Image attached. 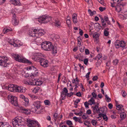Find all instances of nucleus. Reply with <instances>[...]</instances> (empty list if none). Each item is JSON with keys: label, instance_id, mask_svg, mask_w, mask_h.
Instances as JSON below:
<instances>
[{"label": "nucleus", "instance_id": "423d86ee", "mask_svg": "<svg viewBox=\"0 0 127 127\" xmlns=\"http://www.w3.org/2000/svg\"><path fill=\"white\" fill-rule=\"evenodd\" d=\"M27 126L30 127H39L38 122L34 120L28 119L27 121Z\"/></svg>", "mask_w": 127, "mask_h": 127}, {"label": "nucleus", "instance_id": "a211bd4d", "mask_svg": "<svg viewBox=\"0 0 127 127\" xmlns=\"http://www.w3.org/2000/svg\"><path fill=\"white\" fill-rule=\"evenodd\" d=\"M16 87H17L16 89V91L15 92H23L24 91L23 89V87L21 86H18L16 85Z\"/></svg>", "mask_w": 127, "mask_h": 127}, {"label": "nucleus", "instance_id": "2f4dec72", "mask_svg": "<svg viewBox=\"0 0 127 127\" xmlns=\"http://www.w3.org/2000/svg\"><path fill=\"white\" fill-rule=\"evenodd\" d=\"M88 11L91 16H93L96 13V12L95 11H93L92 12L91 10L90 9H88Z\"/></svg>", "mask_w": 127, "mask_h": 127}, {"label": "nucleus", "instance_id": "ddd939ff", "mask_svg": "<svg viewBox=\"0 0 127 127\" xmlns=\"http://www.w3.org/2000/svg\"><path fill=\"white\" fill-rule=\"evenodd\" d=\"M37 32H36V37H39L43 35L45 33V32L42 29H37Z\"/></svg>", "mask_w": 127, "mask_h": 127}, {"label": "nucleus", "instance_id": "2eb2a0df", "mask_svg": "<svg viewBox=\"0 0 127 127\" xmlns=\"http://www.w3.org/2000/svg\"><path fill=\"white\" fill-rule=\"evenodd\" d=\"M68 90L66 87L64 88L62 92L61 93V95L62 97V99L64 100L65 98V95H64L65 94V93H68Z\"/></svg>", "mask_w": 127, "mask_h": 127}, {"label": "nucleus", "instance_id": "bb28decb", "mask_svg": "<svg viewBox=\"0 0 127 127\" xmlns=\"http://www.w3.org/2000/svg\"><path fill=\"white\" fill-rule=\"evenodd\" d=\"M99 37V35L97 32H95L93 35V37L96 41L98 40V39Z\"/></svg>", "mask_w": 127, "mask_h": 127}, {"label": "nucleus", "instance_id": "412c9836", "mask_svg": "<svg viewBox=\"0 0 127 127\" xmlns=\"http://www.w3.org/2000/svg\"><path fill=\"white\" fill-rule=\"evenodd\" d=\"M100 19L101 20V22L102 23V29H103L105 28V27H107V26H106V23H105V22L104 18H103L101 16L100 17Z\"/></svg>", "mask_w": 127, "mask_h": 127}, {"label": "nucleus", "instance_id": "aec40b11", "mask_svg": "<svg viewBox=\"0 0 127 127\" xmlns=\"http://www.w3.org/2000/svg\"><path fill=\"white\" fill-rule=\"evenodd\" d=\"M107 108L105 106H103L102 107H100L99 108V111L100 112L102 113H105L107 110Z\"/></svg>", "mask_w": 127, "mask_h": 127}, {"label": "nucleus", "instance_id": "c9c22d12", "mask_svg": "<svg viewBox=\"0 0 127 127\" xmlns=\"http://www.w3.org/2000/svg\"><path fill=\"white\" fill-rule=\"evenodd\" d=\"M105 96V99L107 102H109L111 101V99L107 95H106Z\"/></svg>", "mask_w": 127, "mask_h": 127}, {"label": "nucleus", "instance_id": "e433bc0d", "mask_svg": "<svg viewBox=\"0 0 127 127\" xmlns=\"http://www.w3.org/2000/svg\"><path fill=\"white\" fill-rule=\"evenodd\" d=\"M118 60L116 59L113 60V63L114 65H116L118 64Z\"/></svg>", "mask_w": 127, "mask_h": 127}, {"label": "nucleus", "instance_id": "bf43d9fd", "mask_svg": "<svg viewBox=\"0 0 127 127\" xmlns=\"http://www.w3.org/2000/svg\"><path fill=\"white\" fill-rule=\"evenodd\" d=\"M34 68V67L33 66H29L27 67V69L28 70H32V68Z\"/></svg>", "mask_w": 127, "mask_h": 127}, {"label": "nucleus", "instance_id": "c85d7f7f", "mask_svg": "<svg viewBox=\"0 0 127 127\" xmlns=\"http://www.w3.org/2000/svg\"><path fill=\"white\" fill-rule=\"evenodd\" d=\"M119 40H116L114 43V45L115 47L116 48H120V43L118 42Z\"/></svg>", "mask_w": 127, "mask_h": 127}, {"label": "nucleus", "instance_id": "de8ad7c7", "mask_svg": "<svg viewBox=\"0 0 127 127\" xmlns=\"http://www.w3.org/2000/svg\"><path fill=\"white\" fill-rule=\"evenodd\" d=\"M91 123L93 125L95 126L97 122L95 120H92V121Z\"/></svg>", "mask_w": 127, "mask_h": 127}, {"label": "nucleus", "instance_id": "a18cd8bd", "mask_svg": "<svg viewBox=\"0 0 127 127\" xmlns=\"http://www.w3.org/2000/svg\"><path fill=\"white\" fill-rule=\"evenodd\" d=\"M29 96H30L32 99H37V97L35 96V95L31 94L29 95Z\"/></svg>", "mask_w": 127, "mask_h": 127}, {"label": "nucleus", "instance_id": "4c0bfd02", "mask_svg": "<svg viewBox=\"0 0 127 127\" xmlns=\"http://www.w3.org/2000/svg\"><path fill=\"white\" fill-rule=\"evenodd\" d=\"M37 37L36 39V40L38 43H41L42 42V40L41 38H39V37Z\"/></svg>", "mask_w": 127, "mask_h": 127}, {"label": "nucleus", "instance_id": "1a4fd4ad", "mask_svg": "<svg viewBox=\"0 0 127 127\" xmlns=\"http://www.w3.org/2000/svg\"><path fill=\"white\" fill-rule=\"evenodd\" d=\"M41 65L44 67H46L48 66V61L44 59L41 58L39 61Z\"/></svg>", "mask_w": 127, "mask_h": 127}, {"label": "nucleus", "instance_id": "4468645a", "mask_svg": "<svg viewBox=\"0 0 127 127\" xmlns=\"http://www.w3.org/2000/svg\"><path fill=\"white\" fill-rule=\"evenodd\" d=\"M29 32L30 36L34 37H36V32H37L36 29H35L34 30L31 29L29 30Z\"/></svg>", "mask_w": 127, "mask_h": 127}, {"label": "nucleus", "instance_id": "f257e3e1", "mask_svg": "<svg viewBox=\"0 0 127 127\" xmlns=\"http://www.w3.org/2000/svg\"><path fill=\"white\" fill-rule=\"evenodd\" d=\"M42 49L46 51H52L53 54L57 53V47H54L52 43L49 41H44L41 44Z\"/></svg>", "mask_w": 127, "mask_h": 127}, {"label": "nucleus", "instance_id": "6ab92c4d", "mask_svg": "<svg viewBox=\"0 0 127 127\" xmlns=\"http://www.w3.org/2000/svg\"><path fill=\"white\" fill-rule=\"evenodd\" d=\"M8 42L10 44L13 45L14 47H17L18 46V44H16L13 40L9 39L8 40Z\"/></svg>", "mask_w": 127, "mask_h": 127}, {"label": "nucleus", "instance_id": "58836bf2", "mask_svg": "<svg viewBox=\"0 0 127 127\" xmlns=\"http://www.w3.org/2000/svg\"><path fill=\"white\" fill-rule=\"evenodd\" d=\"M44 104L45 105H49L51 103L50 101L48 100H45L44 101Z\"/></svg>", "mask_w": 127, "mask_h": 127}, {"label": "nucleus", "instance_id": "680f3d73", "mask_svg": "<svg viewBox=\"0 0 127 127\" xmlns=\"http://www.w3.org/2000/svg\"><path fill=\"white\" fill-rule=\"evenodd\" d=\"M79 34L81 36H82L83 35V32L82 30L81 29H79Z\"/></svg>", "mask_w": 127, "mask_h": 127}, {"label": "nucleus", "instance_id": "39448f33", "mask_svg": "<svg viewBox=\"0 0 127 127\" xmlns=\"http://www.w3.org/2000/svg\"><path fill=\"white\" fill-rule=\"evenodd\" d=\"M35 108V110L37 114H40L43 111V109L40 108L41 106V102L39 101L34 102L33 104Z\"/></svg>", "mask_w": 127, "mask_h": 127}, {"label": "nucleus", "instance_id": "09e8293b", "mask_svg": "<svg viewBox=\"0 0 127 127\" xmlns=\"http://www.w3.org/2000/svg\"><path fill=\"white\" fill-rule=\"evenodd\" d=\"M122 95L123 96L125 97L127 95V93L126 92L124 91H123L122 92Z\"/></svg>", "mask_w": 127, "mask_h": 127}, {"label": "nucleus", "instance_id": "69168bd1", "mask_svg": "<svg viewBox=\"0 0 127 127\" xmlns=\"http://www.w3.org/2000/svg\"><path fill=\"white\" fill-rule=\"evenodd\" d=\"M92 95L93 96L94 98H96L97 96V95L94 92H93L92 93Z\"/></svg>", "mask_w": 127, "mask_h": 127}, {"label": "nucleus", "instance_id": "338daca9", "mask_svg": "<svg viewBox=\"0 0 127 127\" xmlns=\"http://www.w3.org/2000/svg\"><path fill=\"white\" fill-rule=\"evenodd\" d=\"M75 95L77 96H81V94L80 92H79L77 93Z\"/></svg>", "mask_w": 127, "mask_h": 127}, {"label": "nucleus", "instance_id": "7ed1b4c3", "mask_svg": "<svg viewBox=\"0 0 127 127\" xmlns=\"http://www.w3.org/2000/svg\"><path fill=\"white\" fill-rule=\"evenodd\" d=\"M14 59L16 61L19 62L31 64L32 63L30 61L23 58L22 56L18 54H14L13 55Z\"/></svg>", "mask_w": 127, "mask_h": 127}, {"label": "nucleus", "instance_id": "473e14b6", "mask_svg": "<svg viewBox=\"0 0 127 127\" xmlns=\"http://www.w3.org/2000/svg\"><path fill=\"white\" fill-rule=\"evenodd\" d=\"M42 84V81H36L35 82L34 84L33 85L39 86Z\"/></svg>", "mask_w": 127, "mask_h": 127}, {"label": "nucleus", "instance_id": "f03ea898", "mask_svg": "<svg viewBox=\"0 0 127 127\" xmlns=\"http://www.w3.org/2000/svg\"><path fill=\"white\" fill-rule=\"evenodd\" d=\"M24 119L20 117H17L12 121V124L13 127H20L19 126L22 125Z\"/></svg>", "mask_w": 127, "mask_h": 127}, {"label": "nucleus", "instance_id": "603ef678", "mask_svg": "<svg viewBox=\"0 0 127 127\" xmlns=\"http://www.w3.org/2000/svg\"><path fill=\"white\" fill-rule=\"evenodd\" d=\"M80 101V99H77V100H76L74 101V105H76L78 103V102H79Z\"/></svg>", "mask_w": 127, "mask_h": 127}, {"label": "nucleus", "instance_id": "b1692460", "mask_svg": "<svg viewBox=\"0 0 127 127\" xmlns=\"http://www.w3.org/2000/svg\"><path fill=\"white\" fill-rule=\"evenodd\" d=\"M120 117L121 120H123L126 118V114L125 112H123L120 114Z\"/></svg>", "mask_w": 127, "mask_h": 127}, {"label": "nucleus", "instance_id": "864d4df0", "mask_svg": "<svg viewBox=\"0 0 127 127\" xmlns=\"http://www.w3.org/2000/svg\"><path fill=\"white\" fill-rule=\"evenodd\" d=\"M85 54L86 55H88L90 53L89 50L88 49H86L85 50Z\"/></svg>", "mask_w": 127, "mask_h": 127}, {"label": "nucleus", "instance_id": "5fc2aeb1", "mask_svg": "<svg viewBox=\"0 0 127 127\" xmlns=\"http://www.w3.org/2000/svg\"><path fill=\"white\" fill-rule=\"evenodd\" d=\"M84 104L86 108H89L88 105L90 104L88 103L87 101L85 102L84 103Z\"/></svg>", "mask_w": 127, "mask_h": 127}, {"label": "nucleus", "instance_id": "f3484780", "mask_svg": "<svg viewBox=\"0 0 127 127\" xmlns=\"http://www.w3.org/2000/svg\"><path fill=\"white\" fill-rule=\"evenodd\" d=\"M98 116L100 117V119L99 120H100L101 119V117H103V119L105 121L108 120V117L105 113H100L98 114Z\"/></svg>", "mask_w": 127, "mask_h": 127}, {"label": "nucleus", "instance_id": "8fccbe9b", "mask_svg": "<svg viewBox=\"0 0 127 127\" xmlns=\"http://www.w3.org/2000/svg\"><path fill=\"white\" fill-rule=\"evenodd\" d=\"M105 7H100L99 8V10L101 11L102 12L106 9Z\"/></svg>", "mask_w": 127, "mask_h": 127}, {"label": "nucleus", "instance_id": "3c124183", "mask_svg": "<svg viewBox=\"0 0 127 127\" xmlns=\"http://www.w3.org/2000/svg\"><path fill=\"white\" fill-rule=\"evenodd\" d=\"M98 79V77L97 76H94L92 80L93 81L97 80Z\"/></svg>", "mask_w": 127, "mask_h": 127}, {"label": "nucleus", "instance_id": "4d7b16f0", "mask_svg": "<svg viewBox=\"0 0 127 127\" xmlns=\"http://www.w3.org/2000/svg\"><path fill=\"white\" fill-rule=\"evenodd\" d=\"M11 13L13 14V16H14V15H15V9H12L11 10Z\"/></svg>", "mask_w": 127, "mask_h": 127}, {"label": "nucleus", "instance_id": "0eeeda50", "mask_svg": "<svg viewBox=\"0 0 127 127\" xmlns=\"http://www.w3.org/2000/svg\"><path fill=\"white\" fill-rule=\"evenodd\" d=\"M8 60V59L6 57L0 56V65L4 67L8 66L9 64L7 62Z\"/></svg>", "mask_w": 127, "mask_h": 127}, {"label": "nucleus", "instance_id": "a878e982", "mask_svg": "<svg viewBox=\"0 0 127 127\" xmlns=\"http://www.w3.org/2000/svg\"><path fill=\"white\" fill-rule=\"evenodd\" d=\"M11 2H13L14 5H20V1L19 0H10Z\"/></svg>", "mask_w": 127, "mask_h": 127}, {"label": "nucleus", "instance_id": "c03bdc74", "mask_svg": "<svg viewBox=\"0 0 127 127\" xmlns=\"http://www.w3.org/2000/svg\"><path fill=\"white\" fill-rule=\"evenodd\" d=\"M40 89V88L38 87H37L34 88V92L36 94L37 92Z\"/></svg>", "mask_w": 127, "mask_h": 127}, {"label": "nucleus", "instance_id": "052dcab7", "mask_svg": "<svg viewBox=\"0 0 127 127\" xmlns=\"http://www.w3.org/2000/svg\"><path fill=\"white\" fill-rule=\"evenodd\" d=\"M102 62V61H101V62H100V63H99L98 62V61H97V62L96 63V66L97 67H98V66L100 65L101 63Z\"/></svg>", "mask_w": 127, "mask_h": 127}, {"label": "nucleus", "instance_id": "cd10ccee", "mask_svg": "<svg viewBox=\"0 0 127 127\" xmlns=\"http://www.w3.org/2000/svg\"><path fill=\"white\" fill-rule=\"evenodd\" d=\"M118 42L120 43V47L124 48L126 46V43L124 41H118Z\"/></svg>", "mask_w": 127, "mask_h": 127}, {"label": "nucleus", "instance_id": "393cba45", "mask_svg": "<svg viewBox=\"0 0 127 127\" xmlns=\"http://www.w3.org/2000/svg\"><path fill=\"white\" fill-rule=\"evenodd\" d=\"M23 82L25 84L29 85H34V83L33 82H32L30 81H28L26 80H24L23 81Z\"/></svg>", "mask_w": 127, "mask_h": 127}, {"label": "nucleus", "instance_id": "e2e57ef3", "mask_svg": "<svg viewBox=\"0 0 127 127\" xmlns=\"http://www.w3.org/2000/svg\"><path fill=\"white\" fill-rule=\"evenodd\" d=\"M25 101L26 102V103L28 104L29 103V100L26 97H25V98L24 99Z\"/></svg>", "mask_w": 127, "mask_h": 127}, {"label": "nucleus", "instance_id": "6e6d98bb", "mask_svg": "<svg viewBox=\"0 0 127 127\" xmlns=\"http://www.w3.org/2000/svg\"><path fill=\"white\" fill-rule=\"evenodd\" d=\"M97 59H98V60H97V61H98V60H100V58L102 57V56L100 54H98L97 56Z\"/></svg>", "mask_w": 127, "mask_h": 127}, {"label": "nucleus", "instance_id": "7c9ffc66", "mask_svg": "<svg viewBox=\"0 0 127 127\" xmlns=\"http://www.w3.org/2000/svg\"><path fill=\"white\" fill-rule=\"evenodd\" d=\"M104 21L105 20V22L107 23L109 25H111V23L109 20L108 17L106 16H104Z\"/></svg>", "mask_w": 127, "mask_h": 127}, {"label": "nucleus", "instance_id": "dca6fc26", "mask_svg": "<svg viewBox=\"0 0 127 127\" xmlns=\"http://www.w3.org/2000/svg\"><path fill=\"white\" fill-rule=\"evenodd\" d=\"M12 24L14 26L17 25H18V22L17 20L16 15L13 16L12 17Z\"/></svg>", "mask_w": 127, "mask_h": 127}, {"label": "nucleus", "instance_id": "a19ab883", "mask_svg": "<svg viewBox=\"0 0 127 127\" xmlns=\"http://www.w3.org/2000/svg\"><path fill=\"white\" fill-rule=\"evenodd\" d=\"M82 113L83 112L81 111H80L78 113L75 112L74 114L75 115H78L79 116H82Z\"/></svg>", "mask_w": 127, "mask_h": 127}, {"label": "nucleus", "instance_id": "f8f14e48", "mask_svg": "<svg viewBox=\"0 0 127 127\" xmlns=\"http://www.w3.org/2000/svg\"><path fill=\"white\" fill-rule=\"evenodd\" d=\"M16 85L13 84H10L8 86V90L11 92H15L16 91V89L17 87Z\"/></svg>", "mask_w": 127, "mask_h": 127}, {"label": "nucleus", "instance_id": "0e129e2a", "mask_svg": "<svg viewBox=\"0 0 127 127\" xmlns=\"http://www.w3.org/2000/svg\"><path fill=\"white\" fill-rule=\"evenodd\" d=\"M95 24L97 25V26H98V28L100 30L101 28V26H100V25L99 23H95Z\"/></svg>", "mask_w": 127, "mask_h": 127}, {"label": "nucleus", "instance_id": "79ce46f5", "mask_svg": "<svg viewBox=\"0 0 127 127\" xmlns=\"http://www.w3.org/2000/svg\"><path fill=\"white\" fill-rule=\"evenodd\" d=\"M104 35L105 36H107L109 34V32L106 31H104Z\"/></svg>", "mask_w": 127, "mask_h": 127}, {"label": "nucleus", "instance_id": "6e6552de", "mask_svg": "<svg viewBox=\"0 0 127 127\" xmlns=\"http://www.w3.org/2000/svg\"><path fill=\"white\" fill-rule=\"evenodd\" d=\"M7 98L9 101L13 105L17 106L18 105V102L17 97L11 95H8Z\"/></svg>", "mask_w": 127, "mask_h": 127}, {"label": "nucleus", "instance_id": "5701e85b", "mask_svg": "<svg viewBox=\"0 0 127 127\" xmlns=\"http://www.w3.org/2000/svg\"><path fill=\"white\" fill-rule=\"evenodd\" d=\"M77 15L75 13H74L72 15L73 22L75 24L77 23Z\"/></svg>", "mask_w": 127, "mask_h": 127}, {"label": "nucleus", "instance_id": "c756f323", "mask_svg": "<svg viewBox=\"0 0 127 127\" xmlns=\"http://www.w3.org/2000/svg\"><path fill=\"white\" fill-rule=\"evenodd\" d=\"M117 109L118 110L122 111L124 109L123 106L122 105H116Z\"/></svg>", "mask_w": 127, "mask_h": 127}, {"label": "nucleus", "instance_id": "9b49d317", "mask_svg": "<svg viewBox=\"0 0 127 127\" xmlns=\"http://www.w3.org/2000/svg\"><path fill=\"white\" fill-rule=\"evenodd\" d=\"M19 110H20L21 112H23L27 115L30 114L31 113V111L29 109H25L21 106L20 107Z\"/></svg>", "mask_w": 127, "mask_h": 127}, {"label": "nucleus", "instance_id": "774afa93", "mask_svg": "<svg viewBox=\"0 0 127 127\" xmlns=\"http://www.w3.org/2000/svg\"><path fill=\"white\" fill-rule=\"evenodd\" d=\"M108 107L109 109H111L113 107V105L111 103H109L108 104Z\"/></svg>", "mask_w": 127, "mask_h": 127}, {"label": "nucleus", "instance_id": "20e7f679", "mask_svg": "<svg viewBox=\"0 0 127 127\" xmlns=\"http://www.w3.org/2000/svg\"><path fill=\"white\" fill-rule=\"evenodd\" d=\"M52 20L51 16H47L44 15L40 16L37 19V20L41 23L44 24L47 23L48 22Z\"/></svg>", "mask_w": 127, "mask_h": 127}, {"label": "nucleus", "instance_id": "13d9d810", "mask_svg": "<svg viewBox=\"0 0 127 127\" xmlns=\"http://www.w3.org/2000/svg\"><path fill=\"white\" fill-rule=\"evenodd\" d=\"M88 60L87 59H84V64L85 65H87L88 62Z\"/></svg>", "mask_w": 127, "mask_h": 127}, {"label": "nucleus", "instance_id": "ea45409f", "mask_svg": "<svg viewBox=\"0 0 127 127\" xmlns=\"http://www.w3.org/2000/svg\"><path fill=\"white\" fill-rule=\"evenodd\" d=\"M66 123L68 126L72 125H73L72 122L70 120H67L66 122Z\"/></svg>", "mask_w": 127, "mask_h": 127}, {"label": "nucleus", "instance_id": "4be33fe9", "mask_svg": "<svg viewBox=\"0 0 127 127\" xmlns=\"http://www.w3.org/2000/svg\"><path fill=\"white\" fill-rule=\"evenodd\" d=\"M54 24L55 26L58 27L61 25V23L60 20L58 19H56L55 20Z\"/></svg>", "mask_w": 127, "mask_h": 127}, {"label": "nucleus", "instance_id": "49530a36", "mask_svg": "<svg viewBox=\"0 0 127 127\" xmlns=\"http://www.w3.org/2000/svg\"><path fill=\"white\" fill-rule=\"evenodd\" d=\"M38 73V72L37 71H34L33 73L32 72V74L31 76H35L37 75Z\"/></svg>", "mask_w": 127, "mask_h": 127}, {"label": "nucleus", "instance_id": "37998d69", "mask_svg": "<svg viewBox=\"0 0 127 127\" xmlns=\"http://www.w3.org/2000/svg\"><path fill=\"white\" fill-rule=\"evenodd\" d=\"M66 23L68 27H69L71 24V21L69 19H67L66 20Z\"/></svg>", "mask_w": 127, "mask_h": 127}, {"label": "nucleus", "instance_id": "72a5a7b5", "mask_svg": "<svg viewBox=\"0 0 127 127\" xmlns=\"http://www.w3.org/2000/svg\"><path fill=\"white\" fill-rule=\"evenodd\" d=\"M90 101L91 102V103H90V104L91 105L93 104H94L95 103V100L93 99V97H92L89 100V102Z\"/></svg>", "mask_w": 127, "mask_h": 127}, {"label": "nucleus", "instance_id": "9d476101", "mask_svg": "<svg viewBox=\"0 0 127 127\" xmlns=\"http://www.w3.org/2000/svg\"><path fill=\"white\" fill-rule=\"evenodd\" d=\"M126 4L125 3H121L119 4H118V5L115 7L116 10L118 12H120L122 10V8L123 6L125 5Z\"/></svg>", "mask_w": 127, "mask_h": 127}, {"label": "nucleus", "instance_id": "f704fd0d", "mask_svg": "<svg viewBox=\"0 0 127 127\" xmlns=\"http://www.w3.org/2000/svg\"><path fill=\"white\" fill-rule=\"evenodd\" d=\"M53 116L54 118V120L55 121H56L57 119H59L60 118L58 114L55 113L54 115Z\"/></svg>", "mask_w": 127, "mask_h": 127}]
</instances>
